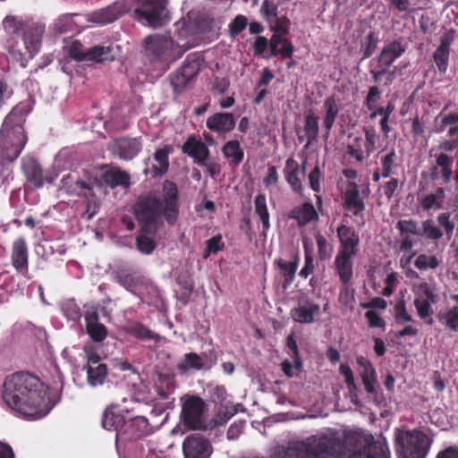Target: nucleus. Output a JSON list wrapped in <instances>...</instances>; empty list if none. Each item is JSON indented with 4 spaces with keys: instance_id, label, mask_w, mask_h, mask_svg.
Returning <instances> with one entry per match:
<instances>
[{
    "instance_id": "nucleus-1",
    "label": "nucleus",
    "mask_w": 458,
    "mask_h": 458,
    "mask_svg": "<svg viewBox=\"0 0 458 458\" xmlns=\"http://www.w3.org/2000/svg\"><path fill=\"white\" fill-rule=\"evenodd\" d=\"M2 397L5 404L24 418L45 417L55 403L49 397V387L38 376L18 371L4 381Z\"/></svg>"
},
{
    "instance_id": "nucleus-2",
    "label": "nucleus",
    "mask_w": 458,
    "mask_h": 458,
    "mask_svg": "<svg viewBox=\"0 0 458 458\" xmlns=\"http://www.w3.org/2000/svg\"><path fill=\"white\" fill-rule=\"evenodd\" d=\"M180 198L177 185L165 180L160 195L150 192L138 199L134 205V215L140 230L145 233H156L164 217L166 223L174 225L179 217Z\"/></svg>"
},
{
    "instance_id": "nucleus-3",
    "label": "nucleus",
    "mask_w": 458,
    "mask_h": 458,
    "mask_svg": "<svg viewBox=\"0 0 458 458\" xmlns=\"http://www.w3.org/2000/svg\"><path fill=\"white\" fill-rule=\"evenodd\" d=\"M102 427L106 430H114L115 445L118 453L137 458L144 451L143 438L153 432L148 420L144 416H135L126 420L115 407H107L102 415Z\"/></svg>"
},
{
    "instance_id": "nucleus-4",
    "label": "nucleus",
    "mask_w": 458,
    "mask_h": 458,
    "mask_svg": "<svg viewBox=\"0 0 458 458\" xmlns=\"http://www.w3.org/2000/svg\"><path fill=\"white\" fill-rule=\"evenodd\" d=\"M396 452L402 458H426L432 440L420 429H395Z\"/></svg>"
},
{
    "instance_id": "nucleus-5",
    "label": "nucleus",
    "mask_w": 458,
    "mask_h": 458,
    "mask_svg": "<svg viewBox=\"0 0 458 458\" xmlns=\"http://www.w3.org/2000/svg\"><path fill=\"white\" fill-rule=\"evenodd\" d=\"M168 0H136L137 19L152 28H158L169 20Z\"/></svg>"
},
{
    "instance_id": "nucleus-6",
    "label": "nucleus",
    "mask_w": 458,
    "mask_h": 458,
    "mask_svg": "<svg viewBox=\"0 0 458 458\" xmlns=\"http://www.w3.org/2000/svg\"><path fill=\"white\" fill-rule=\"evenodd\" d=\"M145 53L152 61H174L181 54H174L175 44L171 37L165 34H153L144 39Z\"/></svg>"
},
{
    "instance_id": "nucleus-7",
    "label": "nucleus",
    "mask_w": 458,
    "mask_h": 458,
    "mask_svg": "<svg viewBox=\"0 0 458 458\" xmlns=\"http://www.w3.org/2000/svg\"><path fill=\"white\" fill-rule=\"evenodd\" d=\"M206 403L197 395L186 396L181 411V420L183 426L191 430L206 429L204 412Z\"/></svg>"
},
{
    "instance_id": "nucleus-8",
    "label": "nucleus",
    "mask_w": 458,
    "mask_h": 458,
    "mask_svg": "<svg viewBox=\"0 0 458 458\" xmlns=\"http://www.w3.org/2000/svg\"><path fill=\"white\" fill-rule=\"evenodd\" d=\"M87 363L84 369L87 373L88 384L91 386H102L108 375V369L102 361L97 348L92 344H86L83 348Z\"/></svg>"
},
{
    "instance_id": "nucleus-9",
    "label": "nucleus",
    "mask_w": 458,
    "mask_h": 458,
    "mask_svg": "<svg viewBox=\"0 0 458 458\" xmlns=\"http://www.w3.org/2000/svg\"><path fill=\"white\" fill-rule=\"evenodd\" d=\"M200 59L188 56L183 64L170 75V83L175 94L183 92L200 70Z\"/></svg>"
},
{
    "instance_id": "nucleus-10",
    "label": "nucleus",
    "mask_w": 458,
    "mask_h": 458,
    "mask_svg": "<svg viewBox=\"0 0 458 458\" xmlns=\"http://www.w3.org/2000/svg\"><path fill=\"white\" fill-rule=\"evenodd\" d=\"M356 361L361 369L360 376L364 385L365 391L373 395L374 403L377 405H384L386 403V399L382 390L376 387L377 376L373 364L363 356H358L356 358Z\"/></svg>"
},
{
    "instance_id": "nucleus-11",
    "label": "nucleus",
    "mask_w": 458,
    "mask_h": 458,
    "mask_svg": "<svg viewBox=\"0 0 458 458\" xmlns=\"http://www.w3.org/2000/svg\"><path fill=\"white\" fill-rule=\"evenodd\" d=\"M182 452L185 458H208L212 446L207 438L196 433L184 439Z\"/></svg>"
},
{
    "instance_id": "nucleus-12",
    "label": "nucleus",
    "mask_w": 458,
    "mask_h": 458,
    "mask_svg": "<svg viewBox=\"0 0 458 458\" xmlns=\"http://www.w3.org/2000/svg\"><path fill=\"white\" fill-rule=\"evenodd\" d=\"M85 328L88 335L95 343H102L108 335L106 327L99 322V315L96 307H90L84 313Z\"/></svg>"
},
{
    "instance_id": "nucleus-13",
    "label": "nucleus",
    "mask_w": 458,
    "mask_h": 458,
    "mask_svg": "<svg viewBox=\"0 0 458 458\" xmlns=\"http://www.w3.org/2000/svg\"><path fill=\"white\" fill-rule=\"evenodd\" d=\"M16 114L13 111L4 119L0 131V138L3 141L11 143H26L27 137L23 127L15 123Z\"/></svg>"
},
{
    "instance_id": "nucleus-14",
    "label": "nucleus",
    "mask_w": 458,
    "mask_h": 458,
    "mask_svg": "<svg viewBox=\"0 0 458 458\" xmlns=\"http://www.w3.org/2000/svg\"><path fill=\"white\" fill-rule=\"evenodd\" d=\"M109 47L95 46L85 53L82 49V45L78 41L73 42L70 47L71 57L78 61L91 60L102 63L107 60V57H105V55L109 54Z\"/></svg>"
},
{
    "instance_id": "nucleus-15",
    "label": "nucleus",
    "mask_w": 458,
    "mask_h": 458,
    "mask_svg": "<svg viewBox=\"0 0 458 458\" xmlns=\"http://www.w3.org/2000/svg\"><path fill=\"white\" fill-rule=\"evenodd\" d=\"M299 262L300 256L297 251L293 253V259L290 261H286L282 258L275 259L274 266L279 269L280 276L284 278L282 283V288L284 290L288 289L293 283Z\"/></svg>"
},
{
    "instance_id": "nucleus-16",
    "label": "nucleus",
    "mask_w": 458,
    "mask_h": 458,
    "mask_svg": "<svg viewBox=\"0 0 458 458\" xmlns=\"http://www.w3.org/2000/svg\"><path fill=\"white\" fill-rule=\"evenodd\" d=\"M11 259L13 267L22 276H27L29 274L28 247L23 238L13 242Z\"/></svg>"
},
{
    "instance_id": "nucleus-17",
    "label": "nucleus",
    "mask_w": 458,
    "mask_h": 458,
    "mask_svg": "<svg viewBox=\"0 0 458 458\" xmlns=\"http://www.w3.org/2000/svg\"><path fill=\"white\" fill-rule=\"evenodd\" d=\"M288 218L296 220L298 226L303 227L313 221H318L319 216L312 203L305 202L293 207L288 213Z\"/></svg>"
},
{
    "instance_id": "nucleus-18",
    "label": "nucleus",
    "mask_w": 458,
    "mask_h": 458,
    "mask_svg": "<svg viewBox=\"0 0 458 458\" xmlns=\"http://www.w3.org/2000/svg\"><path fill=\"white\" fill-rule=\"evenodd\" d=\"M344 207L358 216L365 209V203L360 196L359 186L354 182H349L347 190L344 193Z\"/></svg>"
},
{
    "instance_id": "nucleus-19",
    "label": "nucleus",
    "mask_w": 458,
    "mask_h": 458,
    "mask_svg": "<svg viewBox=\"0 0 458 458\" xmlns=\"http://www.w3.org/2000/svg\"><path fill=\"white\" fill-rule=\"evenodd\" d=\"M234 126V116L231 113H216L207 120V127L210 131L219 133L230 131Z\"/></svg>"
},
{
    "instance_id": "nucleus-20",
    "label": "nucleus",
    "mask_w": 458,
    "mask_h": 458,
    "mask_svg": "<svg viewBox=\"0 0 458 458\" xmlns=\"http://www.w3.org/2000/svg\"><path fill=\"white\" fill-rule=\"evenodd\" d=\"M405 52V47L402 45L401 40H394L382 48L377 56V63L380 66L389 68L395 59L400 57Z\"/></svg>"
},
{
    "instance_id": "nucleus-21",
    "label": "nucleus",
    "mask_w": 458,
    "mask_h": 458,
    "mask_svg": "<svg viewBox=\"0 0 458 458\" xmlns=\"http://www.w3.org/2000/svg\"><path fill=\"white\" fill-rule=\"evenodd\" d=\"M320 307L317 303L306 301L291 310L292 318L300 324H310L314 322L315 317L319 314Z\"/></svg>"
},
{
    "instance_id": "nucleus-22",
    "label": "nucleus",
    "mask_w": 458,
    "mask_h": 458,
    "mask_svg": "<svg viewBox=\"0 0 458 458\" xmlns=\"http://www.w3.org/2000/svg\"><path fill=\"white\" fill-rule=\"evenodd\" d=\"M100 182L111 189L119 186L128 188L131 184V176L125 171L112 168L101 174Z\"/></svg>"
},
{
    "instance_id": "nucleus-23",
    "label": "nucleus",
    "mask_w": 458,
    "mask_h": 458,
    "mask_svg": "<svg viewBox=\"0 0 458 458\" xmlns=\"http://www.w3.org/2000/svg\"><path fill=\"white\" fill-rule=\"evenodd\" d=\"M284 172L285 180L292 186L293 190L298 193L301 192L302 184L299 177L300 167L298 162L293 158H288Z\"/></svg>"
},
{
    "instance_id": "nucleus-24",
    "label": "nucleus",
    "mask_w": 458,
    "mask_h": 458,
    "mask_svg": "<svg viewBox=\"0 0 458 458\" xmlns=\"http://www.w3.org/2000/svg\"><path fill=\"white\" fill-rule=\"evenodd\" d=\"M181 374L190 370H201L205 368L203 358L196 352H188L183 355L182 360L176 366Z\"/></svg>"
},
{
    "instance_id": "nucleus-25",
    "label": "nucleus",
    "mask_w": 458,
    "mask_h": 458,
    "mask_svg": "<svg viewBox=\"0 0 458 458\" xmlns=\"http://www.w3.org/2000/svg\"><path fill=\"white\" fill-rule=\"evenodd\" d=\"M38 47L39 40L38 38L29 40L26 35L21 38L20 44L15 41L12 46L13 51L19 54L23 59L32 58L38 51Z\"/></svg>"
},
{
    "instance_id": "nucleus-26",
    "label": "nucleus",
    "mask_w": 458,
    "mask_h": 458,
    "mask_svg": "<svg viewBox=\"0 0 458 458\" xmlns=\"http://www.w3.org/2000/svg\"><path fill=\"white\" fill-rule=\"evenodd\" d=\"M352 265V258L336 255L335 267L342 284H350L353 275Z\"/></svg>"
},
{
    "instance_id": "nucleus-27",
    "label": "nucleus",
    "mask_w": 458,
    "mask_h": 458,
    "mask_svg": "<svg viewBox=\"0 0 458 458\" xmlns=\"http://www.w3.org/2000/svg\"><path fill=\"white\" fill-rule=\"evenodd\" d=\"M126 332L137 338L138 340H153L157 343L160 340V335L151 331L148 327L140 322H134L127 326Z\"/></svg>"
},
{
    "instance_id": "nucleus-28",
    "label": "nucleus",
    "mask_w": 458,
    "mask_h": 458,
    "mask_svg": "<svg viewBox=\"0 0 458 458\" xmlns=\"http://www.w3.org/2000/svg\"><path fill=\"white\" fill-rule=\"evenodd\" d=\"M123 12L118 4H114L91 15L90 21L96 23L106 24L116 21Z\"/></svg>"
},
{
    "instance_id": "nucleus-29",
    "label": "nucleus",
    "mask_w": 458,
    "mask_h": 458,
    "mask_svg": "<svg viewBox=\"0 0 458 458\" xmlns=\"http://www.w3.org/2000/svg\"><path fill=\"white\" fill-rule=\"evenodd\" d=\"M323 108L325 110V117H324V126L327 131L331 130L335 118L339 112V107L336 103L335 97L334 95L328 97L324 104Z\"/></svg>"
},
{
    "instance_id": "nucleus-30",
    "label": "nucleus",
    "mask_w": 458,
    "mask_h": 458,
    "mask_svg": "<svg viewBox=\"0 0 458 458\" xmlns=\"http://www.w3.org/2000/svg\"><path fill=\"white\" fill-rule=\"evenodd\" d=\"M255 213L259 216L262 228L264 231L268 230L270 227L269 222V212L267 207L266 196L262 193H259L254 199Z\"/></svg>"
},
{
    "instance_id": "nucleus-31",
    "label": "nucleus",
    "mask_w": 458,
    "mask_h": 458,
    "mask_svg": "<svg viewBox=\"0 0 458 458\" xmlns=\"http://www.w3.org/2000/svg\"><path fill=\"white\" fill-rule=\"evenodd\" d=\"M182 151L192 157L199 165H206L208 157V145H182Z\"/></svg>"
},
{
    "instance_id": "nucleus-32",
    "label": "nucleus",
    "mask_w": 458,
    "mask_h": 458,
    "mask_svg": "<svg viewBox=\"0 0 458 458\" xmlns=\"http://www.w3.org/2000/svg\"><path fill=\"white\" fill-rule=\"evenodd\" d=\"M137 250L144 255H150L157 248L156 241L148 236L147 233H142L136 236Z\"/></svg>"
},
{
    "instance_id": "nucleus-33",
    "label": "nucleus",
    "mask_w": 458,
    "mask_h": 458,
    "mask_svg": "<svg viewBox=\"0 0 458 458\" xmlns=\"http://www.w3.org/2000/svg\"><path fill=\"white\" fill-rule=\"evenodd\" d=\"M24 172L28 179L36 185L41 186L43 184V169L38 164L34 161L25 164Z\"/></svg>"
},
{
    "instance_id": "nucleus-34",
    "label": "nucleus",
    "mask_w": 458,
    "mask_h": 458,
    "mask_svg": "<svg viewBox=\"0 0 458 458\" xmlns=\"http://www.w3.org/2000/svg\"><path fill=\"white\" fill-rule=\"evenodd\" d=\"M336 233L340 244L360 242L359 234L351 226L340 225L336 229Z\"/></svg>"
},
{
    "instance_id": "nucleus-35",
    "label": "nucleus",
    "mask_w": 458,
    "mask_h": 458,
    "mask_svg": "<svg viewBox=\"0 0 458 458\" xmlns=\"http://www.w3.org/2000/svg\"><path fill=\"white\" fill-rule=\"evenodd\" d=\"M62 312L68 320L73 322L79 321L81 318V309L74 300L64 301L62 305Z\"/></svg>"
},
{
    "instance_id": "nucleus-36",
    "label": "nucleus",
    "mask_w": 458,
    "mask_h": 458,
    "mask_svg": "<svg viewBox=\"0 0 458 458\" xmlns=\"http://www.w3.org/2000/svg\"><path fill=\"white\" fill-rule=\"evenodd\" d=\"M222 150L233 165H238L242 161L244 153L240 145H223Z\"/></svg>"
},
{
    "instance_id": "nucleus-37",
    "label": "nucleus",
    "mask_w": 458,
    "mask_h": 458,
    "mask_svg": "<svg viewBox=\"0 0 458 458\" xmlns=\"http://www.w3.org/2000/svg\"><path fill=\"white\" fill-rule=\"evenodd\" d=\"M316 242L318 246V255L320 260H327L331 258L333 248L328 243L327 240L321 233H318L316 236Z\"/></svg>"
},
{
    "instance_id": "nucleus-38",
    "label": "nucleus",
    "mask_w": 458,
    "mask_h": 458,
    "mask_svg": "<svg viewBox=\"0 0 458 458\" xmlns=\"http://www.w3.org/2000/svg\"><path fill=\"white\" fill-rule=\"evenodd\" d=\"M172 151V148L165 145V148L157 149L154 155L155 160L159 164L160 167L157 174H163L167 172L169 162L168 154Z\"/></svg>"
},
{
    "instance_id": "nucleus-39",
    "label": "nucleus",
    "mask_w": 458,
    "mask_h": 458,
    "mask_svg": "<svg viewBox=\"0 0 458 458\" xmlns=\"http://www.w3.org/2000/svg\"><path fill=\"white\" fill-rule=\"evenodd\" d=\"M439 320L450 330L458 331V307H454L439 317Z\"/></svg>"
},
{
    "instance_id": "nucleus-40",
    "label": "nucleus",
    "mask_w": 458,
    "mask_h": 458,
    "mask_svg": "<svg viewBox=\"0 0 458 458\" xmlns=\"http://www.w3.org/2000/svg\"><path fill=\"white\" fill-rule=\"evenodd\" d=\"M396 228L403 236L407 234L421 235V231L418 226V223L412 219L399 220L396 224Z\"/></svg>"
},
{
    "instance_id": "nucleus-41",
    "label": "nucleus",
    "mask_w": 458,
    "mask_h": 458,
    "mask_svg": "<svg viewBox=\"0 0 458 458\" xmlns=\"http://www.w3.org/2000/svg\"><path fill=\"white\" fill-rule=\"evenodd\" d=\"M394 320L398 325H404L408 322L417 323L416 320L407 312L403 301H398L394 306Z\"/></svg>"
},
{
    "instance_id": "nucleus-42",
    "label": "nucleus",
    "mask_w": 458,
    "mask_h": 458,
    "mask_svg": "<svg viewBox=\"0 0 458 458\" xmlns=\"http://www.w3.org/2000/svg\"><path fill=\"white\" fill-rule=\"evenodd\" d=\"M113 150L124 160H131L140 152V145H113Z\"/></svg>"
},
{
    "instance_id": "nucleus-43",
    "label": "nucleus",
    "mask_w": 458,
    "mask_h": 458,
    "mask_svg": "<svg viewBox=\"0 0 458 458\" xmlns=\"http://www.w3.org/2000/svg\"><path fill=\"white\" fill-rule=\"evenodd\" d=\"M452 160L446 154H440L437 158V165L442 167V179L444 182L447 183L451 181L452 178V168H451Z\"/></svg>"
},
{
    "instance_id": "nucleus-44",
    "label": "nucleus",
    "mask_w": 458,
    "mask_h": 458,
    "mask_svg": "<svg viewBox=\"0 0 458 458\" xmlns=\"http://www.w3.org/2000/svg\"><path fill=\"white\" fill-rule=\"evenodd\" d=\"M414 266L420 270L435 269L439 266V261L436 256L420 254L417 257Z\"/></svg>"
},
{
    "instance_id": "nucleus-45",
    "label": "nucleus",
    "mask_w": 458,
    "mask_h": 458,
    "mask_svg": "<svg viewBox=\"0 0 458 458\" xmlns=\"http://www.w3.org/2000/svg\"><path fill=\"white\" fill-rule=\"evenodd\" d=\"M225 249V242H222L220 233L211 237L206 242V250L203 257L207 259L211 253H217Z\"/></svg>"
},
{
    "instance_id": "nucleus-46",
    "label": "nucleus",
    "mask_w": 458,
    "mask_h": 458,
    "mask_svg": "<svg viewBox=\"0 0 458 458\" xmlns=\"http://www.w3.org/2000/svg\"><path fill=\"white\" fill-rule=\"evenodd\" d=\"M434 302L430 301L424 300L422 296L416 297L414 300V306L417 310L418 315L421 319H425L433 314V310L431 305Z\"/></svg>"
},
{
    "instance_id": "nucleus-47",
    "label": "nucleus",
    "mask_w": 458,
    "mask_h": 458,
    "mask_svg": "<svg viewBox=\"0 0 458 458\" xmlns=\"http://www.w3.org/2000/svg\"><path fill=\"white\" fill-rule=\"evenodd\" d=\"M117 282L129 291H132L140 283V278L134 273L120 272L117 276Z\"/></svg>"
},
{
    "instance_id": "nucleus-48",
    "label": "nucleus",
    "mask_w": 458,
    "mask_h": 458,
    "mask_svg": "<svg viewBox=\"0 0 458 458\" xmlns=\"http://www.w3.org/2000/svg\"><path fill=\"white\" fill-rule=\"evenodd\" d=\"M378 39L375 37V33L370 31L365 38V42L361 44V51L363 59L370 57L377 47Z\"/></svg>"
},
{
    "instance_id": "nucleus-49",
    "label": "nucleus",
    "mask_w": 458,
    "mask_h": 458,
    "mask_svg": "<svg viewBox=\"0 0 458 458\" xmlns=\"http://www.w3.org/2000/svg\"><path fill=\"white\" fill-rule=\"evenodd\" d=\"M305 131L308 134L307 143H310L312 140H316L318 131V117H316L313 114L306 116Z\"/></svg>"
},
{
    "instance_id": "nucleus-50",
    "label": "nucleus",
    "mask_w": 458,
    "mask_h": 458,
    "mask_svg": "<svg viewBox=\"0 0 458 458\" xmlns=\"http://www.w3.org/2000/svg\"><path fill=\"white\" fill-rule=\"evenodd\" d=\"M422 229L421 235H424L427 239L437 241L443 236L442 231L434 225L430 220H426L422 223Z\"/></svg>"
},
{
    "instance_id": "nucleus-51",
    "label": "nucleus",
    "mask_w": 458,
    "mask_h": 458,
    "mask_svg": "<svg viewBox=\"0 0 458 458\" xmlns=\"http://www.w3.org/2000/svg\"><path fill=\"white\" fill-rule=\"evenodd\" d=\"M434 62L441 72H445L448 65L449 51L437 48L433 55Z\"/></svg>"
},
{
    "instance_id": "nucleus-52",
    "label": "nucleus",
    "mask_w": 458,
    "mask_h": 458,
    "mask_svg": "<svg viewBox=\"0 0 458 458\" xmlns=\"http://www.w3.org/2000/svg\"><path fill=\"white\" fill-rule=\"evenodd\" d=\"M289 22L288 18L285 15L279 16L277 15L276 18L272 20L271 30L276 33H279L281 35H286L289 32V28L287 23Z\"/></svg>"
},
{
    "instance_id": "nucleus-53",
    "label": "nucleus",
    "mask_w": 458,
    "mask_h": 458,
    "mask_svg": "<svg viewBox=\"0 0 458 458\" xmlns=\"http://www.w3.org/2000/svg\"><path fill=\"white\" fill-rule=\"evenodd\" d=\"M339 301L344 306H349L354 301V290L350 288L349 284H343L341 286Z\"/></svg>"
},
{
    "instance_id": "nucleus-54",
    "label": "nucleus",
    "mask_w": 458,
    "mask_h": 458,
    "mask_svg": "<svg viewBox=\"0 0 458 458\" xmlns=\"http://www.w3.org/2000/svg\"><path fill=\"white\" fill-rule=\"evenodd\" d=\"M248 25V20L243 15H238L234 18L230 25V35L235 37L242 32Z\"/></svg>"
},
{
    "instance_id": "nucleus-55",
    "label": "nucleus",
    "mask_w": 458,
    "mask_h": 458,
    "mask_svg": "<svg viewBox=\"0 0 458 458\" xmlns=\"http://www.w3.org/2000/svg\"><path fill=\"white\" fill-rule=\"evenodd\" d=\"M438 224L445 229L448 237H451L454 230V223L450 220V213H441L437 216Z\"/></svg>"
},
{
    "instance_id": "nucleus-56",
    "label": "nucleus",
    "mask_w": 458,
    "mask_h": 458,
    "mask_svg": "<svg viewBox=\"0 0 458 458\" xmlns=\"http://www.w3.org/2000/svg\"><path fill=\"white\" fill-rule=\"evenodd\" d=\"M227 392L224 386H216L211 392V400L216 403H220L222 406L225 404Z\"/></svg>"
},
{
    "instance_id": "nucleus-57",
    "label": "nucleus",
    "mask_w": 458,
    "mask_h": 458,
    "mask_svg": "<svg viewBox=\"0 0 458 458\" xmlns=\"http://www.w3.org/2000/svg\"><path fill=\"white\" fill-rule=\"evenodd\" d=\"M365 318L368 319L369 327L371 328L385 327L386 326L384 319L374 310H368L365 313Z\"/></svg>"
},
{
    "instance_id": "nucleus-58",
    "label": "nucleus",
    "mask_w": 458,
    "mask_h": 458,
    "mask_svg": "<svg viewBox=\"0 0 458 458\" xmlns=\"http://www.w3.org/2000/svg\"><path fill=\"white\" fill-rule=\"evenodd\" d=\"M360 242H347L344 244H340L341 248L337 253V255H341L344 257L353 258L356 256L358 252V246Z\"/></svg>"
},
{
    "instance_id": "nucleus-59",
    "label": "nucleus",
    "mask_w": 458,
    "mask_h": 458,
    "mask_svg": "<svg viewBox=\"0 0 458 458\" xmlns=\"http://www.w3.org/2000/svg\"><path fill=\"white\" fill-rule=\"evenodd\" d=\"M75 190L77 191L78 195H82L87 198L94 196L92 184L85 181L78 180L75 182Z\"/></svg>"
},
{
    "instance_id": "nucleus-60",
    "label": "nucleus",
    "mask_w": 458,
    "mask_h": 458,
    "mask_svg": "<svg viewBox=\"0 0 458 458\" xmlns=\"http://www.w3.org/2000/svg\"><path fill=\"white\" fill-rule=\"evenodd\" d=\"M4 29L12 30L13 33L18 34L22 30V23L14 16H7L3 21Z\"/></svg>"
},
{
    "instance_id": "nucleus-61",
    "label": "nucleus",
    "mask_w": 458,
    "mask_h": 458,
    "mask_svg": "<svg viewBox=\"0 0 458 458\" xmlns=\"http://www.w3.org/2000/svg\"><path fill=\"white\" fill-rule=\"evenodd\" d=\"M261 11L269 22H272V20L278 15L277 6L267 0L263 2Z\"/></svg>"
},
{
    "instance_id": "nucleus-62",
    "label": "nucleus",
    "mask_w": 458,
    "mask_h": 458,
    "mask_svg": "<svg viewBox=\"0 0 458 458\" xmlns=\"http://www.w3.org/2000/svg\"><path fill=\"white\" fill-rule=\"evenodd\" d=\"M309 180H310V188L315 192H319L320 191V183H319L320 171H319L318 166H316L311 170V172L309 174Z\"/></svg>"
},
{
    "instance_id": "nucleus-63",
    "label": "nucleus",
    "mask_w": 458,
    "mask_h": 458,
    "mask_svg": "<svg viewBox=\"0 0 458 458\" xmlns=\"http://www.w3.org/2000/svg\"><path fill=\"white\" fill-rule=\"evenodd\" d=\"M454 35H455V30L453 29L445 32L441 37V41H440V45H439L438 48H442V49L449 51L450 46L454 40Z\"/></svg>"
},
{
    "instance_id": "nucleus-64",
    "label": "nucleus",
    "mask_w": 458,
    "mask_h": 458,
    "mask_svg": "<svg viewBox=\"0 0 458 458\" xmlns=\"http://www.w3.org/2000/svg\"><path fill=\"white\" fill-rule=\"evenodd\" d=\"M436 458H458V446L450 445L437 453Z\"/></svg>"
}]
</instances>
